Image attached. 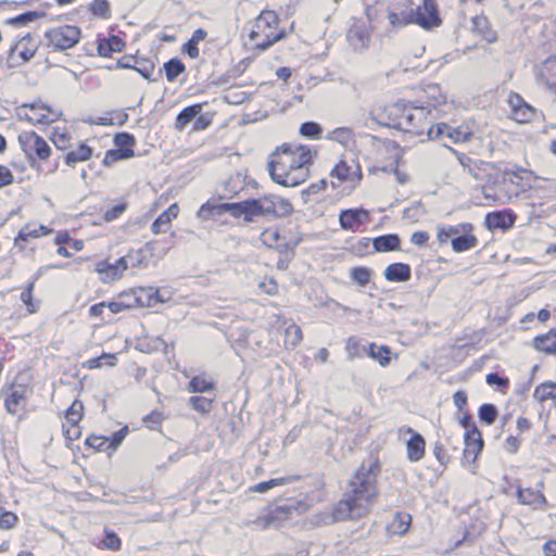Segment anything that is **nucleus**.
<instances>
[{"label": "nucleus", "instance_id": "f257e3e1", "mask_svg": "<svg viewBox=\"0 0 556 556\" xmlns=\"http://www.w3.org/2000/svg\"><path fill=\"white\" fill-rule=\"evenodd\" d=\"M380 462L362 463L346 482L342 497L330 511L333 522L358 521L367 518L379 498L378 472Z\"/></svg>", "mask_w": 556, "mask_h": 556}, {"label": "nucleus", "instance_id": "f03ea898", "mask_svg": "<svg viewBox=\"0 0 556 556\" xmlns=\"http://www.w3.org/2000/svg\"><path fill=\"white\" fill-rule=\"evenodd\" d=\"M317 150L299 142H285L268 156L267 170L270 178L283 187H298L311 176V167Z\"/></svg>", "mask_w": 556, "mask_h": 556}, {"label": "nucleus", "instance_id": "7ed1b4c3", "mask_svg": "<svg viewBox=\"0 0 556 556\" xmlns=\"http://www.w3.org/2000/svg\"><path fill=\"white\" fill-rule=\"evenodd\" d=\"M531 189V172L518 167L496 169L492 184L483 185L481 192L489 205L509 203Z\"/></svg>", "mask_w": 556, "mask_h": 556}, {"label": "nucleus", "instance_id": "20e7f679", "mask_svg": "<svg viewBox=\"0 0 556 556\" xmlns=\"http://www.w3.org/2000/svg\"><path fill=\"white\" fill-rule=\"evenodd\" d=\"M260 241L264 248L280 255L277 268L286 269L287 264L281 256L290 261L295 255L296 248L303 241V235L298 225L285 223L264 228L260 233Z\"/></svg>", "mask_w": 556, "mask_h": 556}, {"label": "nucleus", "instance_id": "39448f33", "mask_svg": "<svg viewBox=\"0 0 556 556\" xmlns=\"http://www.w3.org/2000/svg\"><path fill=\"white\" fill-rule=\"evenodd\" d=\"M17 140L33 169L43 175L56 173L59 159L51 160L53 151L43 137L30 130L21 132Z\"/></svg>", "mask_w": 556, "mask_h": 556}, {"label": "nucleus", "instance_id": "423d86ee", "mask_svg": "<svg viewBox=\"0 0 556 556\" xmlns=\"http://www.w3.org/2000/svg\"><path fill=\"white\" fill-rule=\"evenodd\" d=\"M288 35L289 31L280 27L278 13L275 10L264 9L256 16L249 39L255 51L263 52Z\"/></svg>", "mask_w": 556, "mask_h": 556}, {"label": "nucleus", "instance_id": "0eeeda50", "mask_svg": "<svg viewBox=\"0 0 556 556\" xmlns=\"http://www.w3.org/2000/svg\"><path fill=\"white\" fill-rule=\"evenodd\" d=\"M33 393L31 384L21 377L4 383L0 391L4 410L18 420L25 419L29 413L28 403Z\"/></svg>", "mask_w": 556, "mask_h": 556}, {"label": "nucleus", "instance_id": "6e6552de", "mask_svg": "<svg viewBox=\"0 0 556 556\" xmlns=\"http://www.w3.org/2000/svg\"><path fill=\"white\" fill-rule=\"evenodd\" d=\"M17 118L36 127H47L64 122L63 111L55 105L36 100L31 103H23L16 109Z\"/></svg>", "mask_w": 556, "mask_h": 556}, {"label": "nucleus", "instance_id": "1a4fd4ad", "mask_svg": "<svg viewBox=\"0 0 556 556\" xmlns=\"http://www.w3.org/2000/svg\"><path fill=\"white\" fill-rule=\"evenodd\" d=\"M46 45L51 51L62 52L74 48L81 39V28L63 24L52 26L45 31Z\"/></svg>", "mask_w": 556, "mask_h": 556}, {"label": "nucleus", "instance_id": "9d476101", "mask_svg": "<svg viewBox=\"0 0 556 556\" xmlns=\"http://www.w3.org/2000/svg\"><path fill=\"white\" fill-rule=\"evenodd\" d=\"M406 104L407 101L403 99L392 103H376L370 108V118L380 126L400 130Z\"/></svg>", "mask_w": 556, "mask_h": 556}, {"label": "nucleus", "instance_id": "9b49d317", "mask_svg": "<svg viewBox=\"0 0 556 556\" xmlns=\"http://www.w3.org/2000/svg\"><path fill=\"white\" fill-rule=\"evenodd\" d=\"M432 119L433 116L429 115L427 111L418 108L412 101H407L400 130L421 139Z\"/></svg>", "mask_w": 556, "mask_h": 556}, {"label": "nucleus", "instance_id": "f8f14e48", "mask_svg": "<svg viewBox=\"0 0 556 556\" xmlns=\"http://www.w3.org/2000/svg\"><path fill=\"white\" fill-rule=\"evenodd\" d=\"M129 433L128 426L122 427L119 430L112 433V435H103L90 433L84 442L87 450L92 453H115L122 445L123 441Z\"/></svg>", "mask_w": 556, "mask_h": 556}, {"label": "nucleus", "instance_id": "ddd939ff", "mask_svg": "<svg viewBox=\"0 0 556 556\" xmlns=\"http://www.w3.org/2000/svg\"><path fill=\"white\" fill-rule=\"evenodd\" d=\"M258 215L265 217H286L293 213L290 200L277 194H265L256 198Z\"/></svg>", "mask_w": 556, "mask_h": 556}, {"label": "nucleus", "instance_id": "4468645a", "mask_svg": "<svg viewBox=\"0 0 556 556\" xmlns=\"http://www.w3.org/2000/svg\"><path fill=\"white\" fill-rule=\"evenodd\" d=\"M533 77L541 89L556 97V54L534 64Z\"/></svg>", "mask_w": 556, "mask_h": 556}, {"label": "nucleus", "instance_id": "2eb2a0df", "mask_svg": "<svg viewBox=\"0 0 556 556\" xmlns=\"http://www.w3.org/2000/svg\"><path fill=\"white\" fill-rule=\"evenodd\" d=\"M545 483L541 479L536 481L534 486L518 485L516 489V497L519 504L530 506L535 510H546L549 502L544 494Z\"/></svg>", "mask_w": 556, "mask_h": 556}, {"label": "nucleus", "instance_id": "dca6fc26", "mask_svg": "<svg viewBox=\"0 0 556 556\" xmlns=\"http://www.w3.org/2000/svg\"><path fill=\"white\" fill-rule=\"evenodd\" d=\"M412 102L424 111H427V113L432 116L433 111H437L446 104L447 98L441 87L434 84L421 89L416 100Z\"/></svg>", "mask_w": 556, "mask_h": 556}, {"label": "nucleus", "instance_id": "f3484780", "mask_svg": "<svg viewBox=\"0 0 556 556\" xmlns=\"http://www.w3.org/2000/svg\"><path fill=\"white\" fill-rule=\"evenodd\" d=\"M291 514L292 509L290 506H268L260 516L251 521V525L258 530H267L271 527H279L282 525L290 518Z\"/></svg>", "mask_w": 556, "mask_h": 556}, {"label": "nucleus", "instance_id": "a211bd4d", "mask_svg": "<svg viewBox=\"0 0 556 556\" xmlns=\"http://www.w3.org/2000/svg\"><path fill=\"white\" fill-rule=\"evenodd\" d=\"M329 177L332 188L336 189L343 184L358 185L363 178V173L358 164L353 168L346 161L340 160L330 170Z\"/></svg>", "mask_w": 556, "mask_h": 556}, {"label": "nucleus", "instance_id": "6ab92c4d", "mask_svg": "<svg viewBox=\"0 0 556 556\" xmlns=\"http://www.w3.org/2000/svg\"><path fill=\"white\" fill-rule=\"evenodd\" d=\"M370 222V212L364 207L345 208L339 214V225L345 231H362Z\"/></svg>", "mask_w": 556, "mask_h": 556}, {"label": "nucleus", "instance_id": "aec40b11", "mask_svg": "<svg viewBox=\"0 0 556 556\" xmlns=\"http://www.w3.org/2000/svg\"><path fill=\"white\" fill-rule=\"evenodd\" d=\"M509 117L518 124L531 123L536 114L535 109L529 104L519 93L510 92L507 97Z\"/></svg>", "mask_w": 556, "mask_h": 556}, {"label": "nucleus", "instance_id": "412c9836", "mask_svg": "<svg viewBox=\"0 0 556 556\" xmlns=\"http://www.w3.org/2000/svg\"><path fill=\"white\" fill-rule=\"evenodd\" d=\"M127 269L128 263L125 256L119 257L115 263H110L108 260L99 261L94 267V271L103 283H112L121 279Z\"/></svg>", "mask_w": 556, "mask_h": 556}, {"label": "nucleus", "instance_id": "4be33fe9", "mask_svg": "<svg viewBox=\"0 0 556 556\" xmlns=\"http://www.w3.org/2000/svg\"><path fill=\"white\" fill-rule=\"evenodd\" d=\"M137 308H151L157 304H165L170 301L157 287L146 286L135 287Z\"/></svg>", "mask_w": 556, "mask_h": 556}, {"label": "nucleus", "instance_id": "5701e85b", "mask_svg": "<svg viewBox=\"0 0 556 556\" xmlns=\"http://www.w3.org/2000/svg\"><path fill=\"white\" fill-rule=\"evenodd\" d=\"M415 23L425 29L438 27L441 18L434 0H422L415 11Z\"/></svg>", "mask_w": 556, "mask_h": 556}, {"label": "nucleus", "instance_id": "b1692460", "mask_svg": "<svg viewBox=\"0 0 556 556\" xmlns=\"http://www.w3.org/2000/svg\"><path fill=\"white\" fill-rule=\"evenodd\" d=\"M517 216L511 208L490 212L484 217V226L490 231L511 229L516 223Z\"/></svg>", "mask_w": 556, "mask_h": 556}, {"label": "nucleus", "instance_id": "393cba45", "mask_svg": "<svg viewBox=\"0 0 556 556\" xmlns=\"http://www.w3.org/2000/svg\"><path fill=\"white\" fill-rule=\"evenodd\" d=\"M400 431L410 435L406 442L407 459L412 463L420 462L425 457L427 450L425 438L410 427H403Z\"/></svg>", "mask_w": 556, "mask_h": 556}, {"label": "nucleus", "instance_id": "a878e982", "mask_svg": "<svg viewBox=\"0 0 556 556\" xmlns=\"http://www.w3.org/2000/svg\"><path fill=\"white\" fill-rule=\"evenodd\" d=\"M58 245L56 254L59 256L70 258L74 253L80 252L85 248L83 239H73L67 230L59 231L53 240Z\"/></svg>", "mask_w": 556, "mask_h": 556}, {"label": "nucleus", "instance_id": "bb28decb", "mask_svg": "<svg viewBox=\"0 0 556 556\" xmlns=\"http://www.w3.org/2000/svg\"><path fill=\"white\" fill-rule=\"evenodd\" d=\"M463 459L475 463L484 447V441L480 430L465 431Z\"/></svg>", "mask_w": 556, "mask_h": 556}, {"label": "nucleus", "instance_id": "cd10ccee", "mask_svg": "<svg viewBox=\"0 0 556 556\" xmlns=\"http://www.w3.org/2000/svg\"><path fill=\"white\" fill-rule=\"evenodd\" d=\"M53 232V229L49 226L40 224L38 222L26 223L17 232L14 238L15 244L27 243L31 240H37L43 237H48Z\"/></svg>", "mask_w": 556, "mask_h": 556}, {"label": "nucleus", "instance_id": "c85d7f7f", "mask_svg": "<svg viewBox=\"0 0 556 556\" xmlns=\"http://www.w3.org/2000/svg\"><path fill=\"white\" fill-rule=\"evenodd\" d=\"M180 206L177 202L164 210L151 224L150 230L153 235L165 233L172 229L173 222L178 218Z\"/></svg>", "mask_w": 556, "mask_h": 556}, {"label": "nucleus", "instance_id": "c756f323", "mask_svg": "<svg viewBox=\"0 0 556 556\" xmlns=\"http://www.w3.org/2000/svg\"><path fill=\"white\" fill-rule=\"evenodd\" d=\"M228 213L235 218H243L244 222L251 223L258 217V208L256 198L248 199L242 202L228 203Z\"/></svg>", "mask_w": 556, "mask_h": 556}, {"label": "nucleus", "instance_id": "7c9ffc66", "mask_svg": "<svg viewBox=\"0 0 556 556\" xmlns=\"http://www.w3.org/2000/svg\"><path fill=\"white\" fill-rule=\"evenodd\" d=\"M413 517L407 511H396L386 526L389 538L404 536L410 529Z\"/></svg>", "mask_w": 556, "mask_h": 556}, {"label": "nucleus", "instance_id": "2f4dec72", "mask_svg": "<svg viewBox=\"0 0 556 556\" xmlns=\"http://www.w3.org/2000/svg\"><path fill=\"white\" fill-rule=\"evenodd\" d=\"M463 233L451 240V245L454 252L462 253L475 249L479 244V240L473 233V225L464 223Z\"/></svg>", "mask_w": 556, "mask_h": 556}, {"label": "nucleus", "instance_id": "473e14b6", "mask_svg": "<svg viewBox=\"0 0 556 556\" xmlns=\"http://www.w3.org/2000/svg\"><path fill=\"white\" fill-rule=\"evenodd\" d=\"M497 167L498 166L495 163L475 160L471 166L467 169V173L476 180L484 181V185H489L492 184L493 178H496Z\"/></svg>", "mask_w": 556, "mask_h": 556}, {"label": "nucleus", "instance_id": "72a5a7b5", "mask_svg": "<svg viewBox=\"0 0 556 556\" xmlns=\"http://www.w3.org/2000/svg\"><path fill=\"white\" fill-rule=\"evenodd\" d=\"M126 47V42L116 35L108 37H98L97 51L102 58H111L113 53L122 52Z\"/></svg>", "mask_w": 556, "mask_h": 556}, {"label": "nucleus", "instance_id": "f704fd0d", "mask_svg": "<svg viewBox=\"0 0 556 556\" xmlns=\"http://www.w3.org/2000/svg\"><path fill=\"white\" fill-rule=\"evenodd\" d=\"M533 348L545 355H556V328L533 338Z\"/></svg>", "mask_w": 556, "mask_h": 556}, {"label": "nucleus", "instance_id": "c9c22d12", "mask_svg": "<svg viewBox=\"0 0 556 556\" xmlns=\"http://www.w3.org/2000/svg\"><path fill=\"white\" fill-rule=\"evenodd\" d=\"M49 139L58 150L66 151L72 147V131L66 126V121L63 126L56 125L52 128Z\"/></svg>", "mask_w": 556, "mask_h": 556}, {"label": "nucleus", "instance_id": "e433bc0d", "mask_svg": "<svg viewBox=\"0 0 556 556\" xmlns=\"http://www.w3.org/2000/svg\"><path fill=\"white\" fill-rule=\"evenodd\" d=\"M533 399L540 404L551 401L556 409V381L546 380L539 383L534 388Z\"/></svg>", "mask_w": 556, "mask_h": 556}, {"label": "nucleus", "instance_id": "4c0bfd02", "mask_svg": "<svg viewBox=\"0 0 556 556\" xmlns=\"http://www.w3.org/2000/svg\"><path fill=\"white\" fill-rule=\"evenodd\" d=\"M384 278L390 282H404L410 279L412 268L406 263H392L384 269Z\"/></svg>", "mask_w": 556, "mask_h": 556}, {"label": "nucleus", "instance_id": "58836bf2", "mask_svg": "<svg viewBox=\"0 0 556 556\" xmlns=\"http://www.w3.org/2000/svg\"><path fill=\"white\" fill-rule=\"evenodd\" d=\"M216 389L214 379L205 371L194 376L187 384V390L190 393H205L212 392Z\"/></svg>", "mask_w": 556, "mask_h": 556}, {"label": "nucleus", "instance_id": "ea45409f", "mask_svg": "<svg viewBox=\"0 0 556 556\" xmlns=\"http://www.w3.org/2000/svg\"><path fill=\"white\" fill-rule=\"evenodd\" d=\"M374 250L377 253H387L401 250V238L396 233H389L372 239Z\"/></svg>", "mask_w": 556, "mask_h": 556}, {"label": "nucleus", "instance_id": "a19ab883", "mask_svg": "<svg viewBox=\"0 0 556 556\" xmlns=\"http://www.w3.org/2000/svg\"><path fill=\"white\" fill-rule=\"evenodd\" d=\"M93 150L86 142H79L75 150L67 152L64 156V163L74 167L78 163L89 161L92 157Z\"/></svg>", "mask_w": 556, "mask_h": 556}, {"label": "nucleus", "instance_id": "79ce46f5", "mask_svg": "<svg viewBox=\"0 0 556 556\" xmlns=\"http://www.w3.org/2000/svg\"><path fill=\"white\" fill-rule=\"evenodd\" d=\"M36 287V279H31L26 283L23 291L21 292L20 299L26 307V312L29 315L37 314L40 307V300L34 296Z\"/></svg>", "mask_w": 556, "mask_h": 556}, {"label": "nucleus", "instance_id": "37998d69", "mask_svg": "<svg viewBox=\"0 0 556 556\" xmlns=\"http://www.w3.org/2000/svg\"><path fill=\"white\" fill-rule=\"evenodd\" d=\"M203 104L195 103L184 108L175 118V129L182 131L189 123L195 119V116L202 112Z\"/></svg>", "mask_w": 556, "mask_h": 556}, {"label": "nucleus", "instance_id": "c03bdc74", "mask_svg": "<svg viewBox=\"0 0 556 556\" xmlns=\"http://www.w3.org/2000/svg\"><path fill=\"white\" fill-rule=\"evenodd\" d=\"M391 349L388 345H378L375 342L366 348V354L379 363L381 367H388L391 363Z\"/></svg>", "mask_w": 556, "mask_h": 556}, {"label": "nucleus", "instance_id": "a18cd8bd", "mask_svg": "<svg viewBox=\"0 0 556 556\" xmlns=\"http://www.w3.org/2000/svg\"><path fill=\"white\" fill-rule=\"evenodd\" d=\"M473 137L472 125L468 122H464L456 127L450 126L447 138L454 143H466L469 142Z\"/></svg>", "mask_w": 556, "mask_h": 556}, {"label": "nucleus", "instance_id": "49530a36", "mask_svg": "<svg viewBox=\"0 0 556 556\" xmlns=\"http://www.w3.org/2000/svg\"><path fill=\"white\" fill-rule=\"evenodd\" d=\"M113 141L116 149H119L123 153H128V157L131 159L136 155L135 148L137 140L134 135L126 131L118 132L114 136Z\"/></svg>", "mask_w": 556, "mask_h": 556}, {"label": "nucleus", "instance_id": "de8ad7c7", "mask_svg": "<svg viewBox=\"0 0 556 556\" xmlns=\"http://www.w3.org/2000/svg\"><path fill=\"white\" fill-rule=\"evenodd\" d=\"M118 358L115 353H102L99 356L91 357L85 361L81 366L86 369H99L103 366L114 367L117 365Z\"/></svg>", "mask_w": 556, "mask_h": 556}, {"label": "nucleus", "instance_id": "09e8293b", "mask_svg": "<svg viewBox=\"0 0 556 556\" xmlns=\"http://www.w3.org/2000/svg\"><path fill=\"white\" fill-rule=\"evenodd\" d=\"M13 51H15L23 61H29L36 54L37 43L30 35H27L17 41Z\"/></svg>", "mask_w": 556, "mask_h": 556}, {"label": "nucleus", "instance_id": "8fccbe9b", "mask_svg": "<svg viewBox=\"0 0 556 556\" xmlns=\"http://www.w3.org/2000/svg\"><path fill=\"white\" fill-rule=\"evenodd\" d=\"M228 203H215L213 201H206L203 203L199 211L198 217L204 220L214 218L215 216H220L225 213H228Z\"/></svg>", "mask_w": 556, "mask_h": 556}, {"label": "nucleus", "instance_id": "3c124183", "mask_svg": "<svg viewBox=\"0 0 556 556\" xmlns=\"http://www.w3.org/2000/svg\"><path fill=\"white\" fill-rule=\"evenodd\" d=\"M303 340V332L301 328L293 324H290L285 329L283 333V346L286 350H294Z\"/></svg>", "mask_w": 556, "mask_h": 556}, {"label": "nucleus", "instance_id": "603ef678", "mask_svg": "<svg viewBox=\"0 0 556 556\" xmlns=\"http://www.w3.org/2000/svg\"><path fill=\"white\" fill-rule=\"evenodd\" d=\"M163 71L168 83H174L179 75L186 72V65L179 58H172L163 64Z\"/></svg>", "mask_w": 556, "mask_h": 556}, {"label": "nucleus", "instance_id": "864d4df0", "mask_svg": "<svg viewBox=\"0 0 556 556\" xmlns=\"http://www.w3.org/2000/svg\"><path fill=\"white\" fill-rule=\"evenodd\" d=\"M98 548L118 552L122 548V540L113 530L105 528Z\"/></svg>", "mask_w": 556, "mask_h": 556}, {"label": "nucleus", "instance_id": "5fc2aeb1", "mask_svg": "<svg viewBox=\"0 0 556 556\" xmlns=\"http://www.w3.org/2000/svg\"><path fill=\"white\" fill-rule=\"evenodd\" d=\"M62 434L67 442H74L81 438L83 426L80 421L65 420L62 422Z\"/></svg>", "mask_w": 556, "mask_h": 556}, {"label": "nucleus", "instance_id": "6e6d98bb", "mask_svg": "<svg viewBox=\"0 0 556 556\" xmlns=\"http://www.w3.org/2000/svg\"><path fill=\"white\" fill-rule=\"evenodd\" d=\"M292 480H293L292 477L274 478V479H270L268 481H262L260 483H256V484L250 486L249 491L250 492H254V493H264V492H267L268 490H270L273 488L288 484Z\"/></svg>", "mask_w": 556, "mask_h": 556}, {"label": "nucleus", "instance_id": "4d7b16f0", "mask_svg": "<svg viewBox=\"0 0 556 556\" xmlns=\"http://www.w3.org/2000/svg\"><path fill=\"white\" fill-rule=\"evenodd\" d=\"M88 11L97 18L109 20L111 17V5L108 0H92L88 4Z\"/></svg>", "mask_w": 556, "mask_h": 556}, {"label": "nucleus", "instance_id": "13d9d810", "mask_svg": "<svg viewBox=\"0 0 556 556\" xmlns=\"http://www.w3.org/2000/svg\"><path fill=\"white\" fill-rule=\"evenodd\" d=\"M214 399H208L202 395H193L189 399L190 406L201 415H208L214 407Z\"/></svg>", "mask_w": 556, "mask_h": 556}, {"label": "nucleus", "instance_id": "bf43d9fd", "mask_svg": "<svg viewBox=\"0 0 556 556\" xmlns=\"http://www.w3.org/2000/svg\"><path fill=\"white\" fill-rule=\"evenodd\" d=\"M448 130H450V125L446 123H437V124L430 123L427 126L426 134L420 139V141L438 140V139H441L443 136L447 137Z\"/></svg>", "mask_w": 556, "mask_h": 556}, {"label": "nucleus", "instance_id": "052dcab7", "mask_svg": "<svg viewBox=\"0 0 556 556\" xmlns=\"http://www.w3.org/2000/svg\"><path fill=\"white\" fill-rule=\"evenodd\" d=\"M85 417V406L84 403L76 399L72 402V404L67 407L64 413V419L70 421H83Z\"/></svg>", "mask_w": 556, "mask_h": 556}, {"label": "nucleus", "instance_id": "680f3d73", "mask_svg": "<svg viewBox=\"0 0 556 556\" xmlns=\"http://www.w3.org/2000/svg\"><path fill=\"white\" fill-rule=\"evenodd\" d=\"M257 287L261 293L266 294L268 296H276L279 294V283L271 276H265L258 282Z\"/></svg>", "mask_w": 556, "mask_h": 556}, {"label": "nucleus", "instance_id": "e2e57ef3", "mask_svg": "<svg viewBox=\"0 0 556 556\" xmlns=\"http://www.w3.org/2000/svg\"><path fill=\"white\" fill-rule=\"evenodd\" d=\"M478 416L481 422L490 426L496 420L497 408L493 404H482L478 409Z\"/></svg>", "mask_w": 556, "mask_h": 556}, {"label": "nucleus", "instance_id": "0e129e2a", "mask_svg": "<svg viewBox=\"0 0 556 556\" xmlns=\"http://www.w3.org/2000/svg\"><path fill=\"white\" fill-rule=\"evenodd\" d=\"M128 208V203L126 201H121L112 207L105 210L102 214V219L105 223H111L117 218H119Z\"/></svg>", "mask_w": 556, "mask_h": 556}, {"label": "nucleus", "instance_id": "69168bd1", "mask_svg": "<svg viewBox=\"0 0 556 556\" xmlns=\"http://www.w3.org/2000/svg\"><path fill=\"white\" fill-rule=\"evenodd\" d=\"M127 154L128 153H123L119 149L116 148L110 149L104 153L101 165L103 167H110L116 162L129 160L130 157H128Z\"/></svg>", "mask_w": 556, "mask_h": 556}, {"label": "nucleus", "instance_id": "338daca9", "mask_svg": "<svg viewBox=\"0 0 556 556\" xmlns=\"http://www.w3.org/2000/svg\"><path fill=\"white\" fill-rule=\"evenodd\" d=\"M323 128L315 122H305L300 127V134L309 139H320Z\"/></svg>", "mask_w": 556, "mask_h": 556}, {"label": "nucleus", "instance_id": "774afa93", "mask_svg": "<svg viewBox=\"0 0 556 556\" xmlns=\"http://www.w3.org/2000/svg\"><path fill=\"white\" fill-rule=\"evenodd\" d=\"M18 522V517L15 513L7 510L4 508L0 509V529L1 530H10L13 529Z\"/></svg>", "mask_w": 556, "mask_h": 556}]
</instances>
